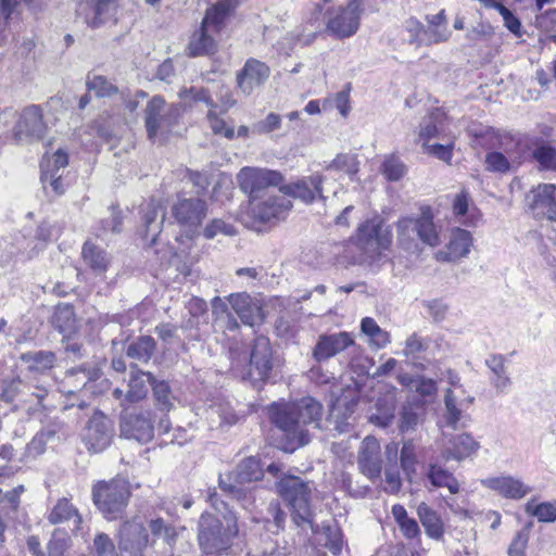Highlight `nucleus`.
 Wrapping results in <instances>:
<instances>
[{
	"label": "nucleus",
	"instance_id": "f257e3e1",
	"mask_svg": "<svg viewBox=\"0 0 556 556\" xmlns=\"http://www.w3.org/2000/svg\"><path fill=\"white\" fill-rule=\"evenodd\" d=\"M324 409L315 399L307 396L293 403H274L268 408L270 421L283 433L286 443L281 446L285 452H293L309 442L306 427H319Z\"/></svg>",
	"mask_w": 556,
	"mask_h": 556
},
{
	"label": "nucleus",
	"instance_id": "f03ea898",
	"mask_svg": "<svg viewBox=\"0 0 556 556\" xmlns=\"http://www.w3.org/2000/svg\"><path fill=\"white\" fill-rule=\"evenodd\" d=\"M237 533V519L231 514L225 515L223 520L212 514H203L200 518L198 540L205 554L227 551Z\"/></svg>",
	"mask_w": 556,
	"mask_h": 556
},
{
	"label": "nucleus",
	"instance_id": "7ed1b4c3",
	"mask_svg": "<svg viewBox=\"0 0 556 556\" xmlns=\"http://www.w3.org/2000/svg\"><path fill=\"white\" fill-rule=\"evenodd\" d=\"M129 495V485L123 479L98 482L92 490L94 505L109 520L121 517Z\"/></svg>",
	"mask_w": 556,
	"mask_h": 556
},
{
	"label": "nucleus",
	"instance_id": "20e7f679",
	"mask_svg": "<svg viewBox=\"0 0 556 556\" xmlns=\"http://www.w3.org/2000/svg\"><path fill=\"white\" fill-rule=\"evenodd\" d=\"M277 490L292 510L295 522H308L312 516L311 484L299 477L286 476L277 482Z\"/></svg>",
	"mask_w": 556,
	"mask_h": 556
},
{
	"label": "nucleus",
	"instance_id": "39448f33",
	"mask_svg": "<svg viewBox=\"0 0 556 556\" xmlns=\"http://www.w3.org/2000/svg\"><path fill=\"white\" fill-rule=\"evenodd\" d=\"M434 215L430 206H422L418 217H403L397 222L400 242L413 241L415 236L425 244L434 248L441 242Z\"/></svg>",
	"mask_w": 556,
	"mask_h": 556
},
{
	"label": "nucleus",
	"instance_id": "423d86ee",
	"mask_svg": "<svg viewBox=\"0 0 556 556\" xmlns=\"http://www.w3.org/2000/svg\"><path fill=\"white\" fill-rule=\"evenodd\" d=\"M363 12V0H350L344 7L327 11V30L338 39L352 37L359 28Z\"/></svg>",
	"mask_w": 556,
	"mask_h": 556
},
{
	"label": "nucleus",
	"instance_id": "0eeeda50",
	"mask_svg": "<svg viewBox=\"0 0 556 556\" xmlns=\"http://www.w3.org/2000/svg\"><path fill=\"white\" fill-rule=\"evenodd\" d=\"M263 475L260 460L255 457H248L241 460L236 469L229 475L226 482L223 478L219 479V486L223 491L242 502L243 506L249 501L250 491L244 486L245 483H251L261 479Z\"/></svg>",
	"mask_w": 556,
	"mask_h": 556
},
{
	"label": "nucleus",
	"instance_id": "6e6552de",
	"mask_svg": "<svg viewBox=\"0 0 556 556\" xmlns=\"http://www.w3.org/2000/svg\"><path fill=\"white\" fill-rule=\"evenodd\" d=\"M179 117V108L166 103L160 96L148 101L144 110V124L149 139L153 140L159 132L167 131Z\"/></svg>",
	"mask_w": 556,
	"mask_h": 556
},
{
	"label": "nucleus",
	"instance_id": "1a4fd4ad",
	"mask_svg": "<svg viewBox=\"0 0 556 556\" xmlns=\"http://www.w3.org/2000/svg\"><path fill=\"white\" fill-rule=\"evenodd\" d=\"M47 132L48 125L43 119L42 110L35 104L21 111L12 130L14 140L20 144L40 141Z\"/></svg>",
	"mask_w": 556,
	"mask_h": 556
},
{
	"label": "nucleus",
	"instance_id": "9d476101",
	"mask_svg": "<svg viewBox=\"0 0 556 556\" xmlns=\"http://www.w3.org/2000/svg\"><path fill=\"white\" fill-rule=\"evenodd\" d=\"M356 244L368 258H375L391 244V233L383 228L382 219L375 216L358 226Z\"/></svg>",
	"mask_w": 556,
	"mask_h": 556
},
{
	"label": "nucleus",
	"instance_id": "9b49d317",
	"mask_svg": "<svg viewBox=\"0 0 556 556\" xmlns=\"http://www.w3.org/2000/svg\"><path fill=\"white\" fill-rule=\"evenodd\" d=\"M240 189L255 201L268 187L279 186L283 177L273 169L260 167H243L237 175Z\"/></svg>",
	"mask_w": 556,
	"mask_h": 556
},
{
	"label": "nucleus",
	"instance_id": "f8f14e48",
	"mask_svg": "<svg viewBox=\"0 0 556 556\" xmlns=\"http://www.w3.org/2000/svg\"><path fill=\"white\" fill-rule=\"evenodd\" d=\"M113 437L112 420L102 412H96L86 424L83 442L89 452L100 453L110 446Z\"/></svg>",
	"mask_w": 556,
	"mask_h": 556
},
{
	"label": "nucleus",
	"instance_id": "ddd939ff",
	"mask_svg": "<svg viewBox=\"0 0 556 556\" xmlns=\"http://www.w3.org/2000/svg\"><path fill=\"white\" fill-rule=\"evenodd\" d=\"M46 395V389L31 387L18 378L0 381V401L8 404L17 402L16 406L20 404L39 405Z\"/></svg>",
	"mask_w": 556,
	"mask_h": 556
},
{
	"label": "nucleus",
	"instance_id": "4468645a",
	"mask_svg": "<svg viewBox=\"0 0 556 556\" xmlns=\"http://www.w3.org/2000/svg\"><path fill=\"white\" fill-rule=\"evenodd\" d=\"M356 460L359 472L368 480L376 482L381 479V446L375 437L367 435L363 439L357 451Z\"/></svg>",
	"mask_w": 556,
	"mask_h": 556
},
{
	"label": "nucleus",
	"instance_id": "2eb2a0df",
	"mask_svg": "<svg viewBox=\"0 0 556 556\" xmlns=\"http://www.w3.org/2000/svg\"><path fill=\"white\" fill-rule=\"evenodd\" d=\"M271 355L269 340L266 337H257L252 348L248 376L244 379L250 380L253 386L267 380L273 368Z\"/></svg>",
	"mask_w": 556,
	"mask_h": 556
},
{
	"label": "nucleus",
	"instance_id": "dca6fc26",
	"mask_svg": "<svg viewBox=\"0 0 556 556\" xmlns=\"http://www.w3.org/2000/svg\"><path fill=\"white\" fill-rule=\"evenodd\" d=\"M473 247V237L470 231L454 227L450 230L448 240L443 249L434 254L438 262L455 263L469 255Z\"/></svg>",
	"mask_w": 556,
	"mask_h": 556
},
{
	"label": "nucleus",
	"instance_id": "f3484780",
	"mask_svg": "<svg viewBox=\"0 0 556 556\" xmlns=\"http://www.w3.org/2000/svg\"><path fill=\"white\" fill-rule=\"evenodd\" d=\"M324 182L325 177L319 173H315L311 176H305L296 179L295 181L283 185L279 190L283 195L298 199L305 204H311L316 199H324Z\"/></svg>",
	"mask_w": 556,
	"mask_h": 556
},
{
	"label": "nucleus",
	"instance_id": "a211bd4d",
	"mask_svg": "<svg viewBox=\"0 0 556 556\" xmlns=\"http://www.w3.org/2000/svg\"><path fill=\"white\" fill-rule=\"evenodd\" d=\"M206 204L200 199L178 200L172 208L176 222L189 233H194L206 216Z\"/></svg>",
	"mask_w": 556,
	"mask_h": 556
},
{
	"label": "nucleus",
	"instance_id": "6ab92c4d",
	"mask_svg": "<svg viewBox=\"0 0 556 556\" xmlns=\"http://www.w3.org/2000/svg\"><path fill=\"white\" fill-rule=\"evenodd\" d=\"M269 75L270 68L266 63L254 58H250L245 61L243 67L237 73V87L244 96H250L255 89L266 83Z\"/></svg>",
	"mask_w": 556,
	"mask_h": 556
},
{
	"label": "nucleus",
	"instance_id": "aec40b11",
	"mask_svg": "<svg viewBox=\"0 0 556 556\" xmlns=\"http://www.w3.org/2000/svg\"><path fill=\"white\" fill-rule=\"evenodd\" d=\"M121 435L148 443L154 437V427L149 412L127 413L121 418Z\"/></svg>",
	"mask_w": 556,
	"mask_h": 556
},
{
	"label": "nucleus",
	"instance_id": "412c9836",
	"mask_svg": "<svg viewBox=\"0 0 556 556\" xmlns=\"http://www.w3.org/2000/svg\"><path fill=\"white\" fill-rule=\"evenodd\" d=\"M148 544V534L141 522H125L118 536L119 556H138Z\"/></svg>",
	"mask_w": 556,
	"mask_h": 556
},
{
	"label": "nucleus",
	"instance_id": "4be33fe9",
	"mask_svg": "<svg viewBox=\"0 0 556 556\" xmlns=\"http://www.w3.org/2000/svg\"><path fill=\"white\" fill-rule=\"evenodd\" d=\"M530 208L536 216L556 222V186L540 184L527 197Z\"/></svg>",
	"mask_w": 556,
	"mask_h": 556
},
{
	"label": "nucleus",
	"instance_id": "5701e85b",
	"mask_svg": "<svg viewBox=\"0 0 556 556\" xmlns=\"http://www.w3.org/2000/svg\"><path fill=\"white\" fill-rule=\"evenodd\" d=\"M480 448L478 441L467 432L453 434L443 440L442 457L445 460L462 462L473 454Z\"/></svg>",
	"mask_w": 556,
	"mask_h": 556
},
{
	"label": "nucleus",
	"instance_id": "b1692460",
	"mask_svg": "<svg viewBox=\"0 0 556 556\" xmlns=\"http://www.w3.org/2000/svg\"><path fill=\"white\" fill-rule=\"evenodd\" d=\"M352 344H354V339L349 332L323 334L313 350V357L317 362H323L341 353Z\"/></svg>",
	"mask_w": 556,
	"mask_h": 556
},
{
	"label": "nucleus",
	"instance_id": "393cba45",
	"mask_svg": "<svg viewBox=\"0 0 556 556\" xmlns=\"http://www.w3.org/2000/svg\"><path fill=\"white\" fill-rule=\"evenodd\" d=\"M481 484L506 498L519 500L531 492V488L513 476L489 477Z\"/></svg>",
	"mask_w": 556,
	"mask_h": 556
},
{
	"label": "nucleus",
	"instance_id": "a878e982",
	"mask_svg": "<svg viewBox=\"0 0 556 556\" xmlns=\"http://www.w3.org/2000/svg\"><path fill=\"white\" fill-rule=\"evenodd\" d=\"M228 301L243 324L254 326L263 320L264 315L260 302L248 293L231 294Z\"/></svg>",
	"mask_w": 556,
	"mask_h": 556
},
{
	"label": "nucleus",
	"instance_id": "bb28decb",
	"mask_svg": "<svg viewBox=\"0 0 556 556\" xmlns=\"http://www.w3.org/2000/svg\"><path fill=\"white\" fill-rule=\"evenodd\" d=\"M475 399H456L452 394L444 395V420L453 429L465 428L470 422L467 409L472 405Z\"/></svg>",
	"mask_w": 556,
	"mask_h": 556
},
{
	"label": "nucleus",
	"instance_id": "cd10ccee",
	"mask_svg": "<svg viewBox=\"0 0 556 556\" xmlns=\"http://www.w3.org/2000/svg\"><path fill=\"white\" fill-rule=\"evenodd\" d=\"M384 456L387 465L383 471L382 490L389 494H397L402 489V479L397 466L399 444L396 442L388 443L384 447Z\"/></svg>",
	"mask_w": 556,
	"mask_h": 556
},
{
	"label": "nucleus",
	"instance_id": "c85d7f7f",
	"mask_svg": "<svg viewBox=\"0 0 556 556\" xmlns=\"http://www.w3.org/2000/svg\"><path fill=\"white\" fill-rule=\"evenodd\" d=\"M513 146L514 142L501 148L502 151L495 150L486 153L485 169L492 173L506 174L517 168L520 164V157Z\"/></svg>",
	"mask_w": 556,
	"mask_h": 556
},
{
	"label": "nucleus",
	"instance_id": "c756f323",
	"mask_svg": "<svg viewBox=\"0 0 556 556\" xmlns=\"http://www.w3.org/2000/svg\"><path fill=\"white\" fill-rule=\"evenodd\" d=\"M253 215L262 222L280 218L292 207V203L283 195H269L264 201L252 204Z\"/></svg>",
	"mask_w": 556,
	"mask_h": 556
},
{
	"label": "nucleus",
	"instance_id": "7c9ffc66",
	"mask_svg": "<svg viewBox=\"0 0 556 556\" xmlns=\"http://www.w3.org/2000/svg\"><path fill=\"white\" fill-rule=\"evenodd\" d=\"M469 134L475 138L476 143L485 150H493L504 148L513 143L509 136L495 130L488 126H471L468 129Z\"/></svg>",
	"mask_w": 556,
	"mask_h": 556
},
{
	"label": "nucleus",
	"instance_id": "2f4dec72",
	"mask_svg": "<svg viewBox=\"0 0 556 556\" xmlns=\"http://www.w3.org/2000/svg\"><path fill=\"white\" fill-rule=\"evenodd\" d=\"M446 119L443 112L435 110L421 121L418 130V139L421 141V146L428 144L433 138L444 139L447 136L445 134Z\"/></svg>",
	"mask_w": 556,
	"mask_h": 556
},
{
	"label": "nucleus",
	"instance_id": "473e14b6",
	"mask_svg": "<svg viewBox=\"0 0 556 556\" xmlns=\"http://www.w3.org/2000/svg\"><path fill=\"white\" fill-rule=\"evenodd\" d=\"M416 514L428 538L435 541L443 539L444 523L437 510L421 502L416 507Z\"/></svg>",
	"mask_w": 556,
	"mask_h": 556
},
{
	"label": "nucleus",
	"instance_id": "72a5a7b5",
	"mask_svg": "<svg viewBox=\"0 0 556 556\" xmlns=\"http://www.w3.org/2000/svg\"><path fill=\"white\" fill-rule=\"evenodd\" d=\"M100 375L101 371L97 367L73 368L66 372L61 392L74 394L77 390L85 388L90 381H96Z\"/></svg>",
	"mask_w": 556,
	"mask_h": 556
},
{
	"label": "nucleus",
	"instance_id": "f704fd0d",
	"mask_svg": "<svg viewBox=\"0 0 556 556\" xmlns=\"http://www.w3.org/2000/svg\"><path fill=\"white\" fill-rule=\"evenodd\" d=\"M81 256L84 263L97 276H102L111 264V255L91 241H87L83 245Z\"/></svg>",
	"mask_w": 556,
	"mask_h": 556
},
{
	"label": "nucleus",
	"instance_id": "c9c22d12",
	"mask_svg": "<svg viewBox=\"0 0 556 556\" xmlns=\"http://www.w3.org/2000/svg\"><path fill=\"white\" fill-rule=\"evenodd\" d=\"M154 381V377L150 372L142 370H132L128 382V390L125 394V401L136 403L144 399L148 394V384Z\"/></svg>",
	"mask_w": 556,
	"mask_h": 556
},
{
	"label": "nucleus",
	"instance_id": "e433bc0d",
	"mask_svg": "<svg viewBox=\"0 0 556 556\" xmlns=\"http://www.w3.org/2000/svg\"><path fill=\"white\" fill-rule=\"evenodd\" d=\"M241 0H220L206 10L202 24L217 31L226 16L239 5Z\"/></svg>",
	"mask_w": 556,
	"mask_h": 556
},
{
	"label": "nucleus",
	"instance_id": "4c0bfd02",
	"mask_svg": "<svg viewBox=\"0 0 556 556\" xmlns=\"http://www.w3.org/2000/svg\"><path fill=\"white\" fill-rule=\"evenodd\" d=\"M59 430L60 426L56 424L48 425L40 430L27 444L26 456L37 457L41 455L46 451L47 445L55 441Z\"/></svg>",
	"mask_w": 556,
	"mask_h": 556
},
{
	"label": "nucleus",
	"instance_id": "58836bf2",
	"mask_svg": "<svg viewBox=\"0 0 556 556\" xmlns=\"http://www.w3.org/2000/svg\"><path fill=\"white\" fill-rule=\"evenodd\" d=\"M485 365L492 371V386L497 392L504 393L511 384V380L507 375L505 358L502 355H491L485 359Z\"/></svg>",
	"mask_w": 556,
	"mask_h": 556
},
{
	"label": "nucleus",
	"instance_id": "ea45409f",
	"mask_svg": "<svg viewBox=\"0 0 556 556\" xmlns=\"http://www.w3.org/2000/svg\"><path fill=\"white\" fill-rule=\"evenodd\" d=\"M211 29L202 24L201 28L195 31L188 45L190 56H200L213 53L216 48L215 40L208 34Z\"/></svg>",
	"mask_w": 556,
	"mask_h": 556
},
{
	"label": "nucleus",
	"instance_id": "a19ab883",
	"mask_svg": "<svg viewBox=\"0 0 556 556\" xmlns=\"http://www.w3.org/2000/svg\"><path fill=\"white\" fill-rule=\"evenodd\" d=\"M361 331L367 337L368 343L376 349H382L391 341L390 333L382 329L371 317H364L362 319Z\"/></svg>",
	"mask_w": 556,
	"mask_h": 556
},
{
	"label": "nucleus",
	"instance_id": "79ce46f5",
	"mask_svg": "<svg viewBox=\"0 0 556 556\" xmlns=\"http://www.w3.org/2000/svg\"><path fill=\"white\" fill-rule=\"evenodd\" d=\"M48 518L53 525L63 523L73 519L75 523L74 530H78V526L81 522V517L78 514V510L67 498L59 500Z\"/></svg>",
	"mask_w": 556,
	"mask_h": 556
},
{
	"label": "nucleus",
	"instance_id": "37998d69",
	"mask_svg": "<svg viewBox=\"0 0 556 556\" xmlns=\"http://www.w3.org/2000/svg\"><path fill=\"white\" fill-rule=\"evenodd\" d=\"M392 516L397 523L400 531L406 539H417L420 536L421 531L417 521L409 517L405 507L401 504H395L391 509Z\"/></svg>",
	"mask_w": 556,
	"mask_h": 556
},
{
	"label": "nucleus",
	"instance_id": "c03bdc74",
	"mask_svg": "<svg viewBox=\"0 0 556 556\" xmlns=\"http://www.w3.org/2000/svg\"><path fill=\"white\" fill-rule=\"evenodd\" d=\"M164 212L162 207L155 204H149L144 214L146 239L150 238L151 244L155 243L157 235L161 232V227L164 223Z\"/></svg>",
	"mask_w": 556,
	"mask_h": 556
},
{
	"label": "nucleus",
	"instance_id": "a18cd8bd",
	"mask_svg": "<svg viewBox=\"0 0 556 556\" xmlns=\"http://www.w3.org/2000/svg\"><path fill=\"white\" fill-rule=\"evenodd\" d=\"M21 359L27 364L30 371L42 372L53 367L55 355L50 351H34L22 354Z\"/></svg>",
	"mask_w": 556,
	"mask_h": 556
},
{
	"label": "nucleus",
	"instance_id": "49530a36",
	"mask_svg": "<svg viewBox=\"0 0 556 556\" xmlns=\"http://www.w3.org/2000/svg\"><path fill=\"white\" fill-rule=\"evenodd\" d=\"M427 476L433 486L446 488L451 494L458 493L459 483L447 470L437 465H430Z\"/></svg>",
	"mask_w": 556,
	"mask_h": 556
},
{
	"label": "nucleus",
	"instance_id": "de8ad7c7",
	"mask_svg": "<svg viewBox=\"0 0 556 556\" xmlns=\"http://www.w3.org/2000/svg\"><path fill=\"white\" fill-rule=\"evenodd\" d=\"M155 350V341L149 336L138 338L127 348L128 357L141 363H148Z\"/></svg>",
	"mask_w": 556,
	"mask_h": 556
},
{
	"label": "nucleus",
	"instance_id": "09e8293b",
	"mask_svg": "<svg viewBox=\"0 0 556 556\" xmlns=\"http://www.w3.org/2000/svg\"><path fill=\"white\" fill-rule=\"evenodd\" d=\"M470 198L467 191H462L455 195L453 201V214L457 220L467 226H475L473 211L469 208Z\"/></svg>",
	"mask_w": 556,
	"mask_h": 556
},
{
	"label": "nucleus",
	"instance_id": "8fccbe9b",
	"mask_svg": "<svg viewBox=\"0 0 556 556\" xmlns=\"http://www.w3.org/2000/svg\"><path fill=\"white\" fill-rule=\"evenodd\" d=\"M151 388L155 404L160 410L169 412L174 408L175 396L166 381H157L154 379V381L151 382Z\"/></svg>",
	"mask_w": 556,
	"mask_h": 556
},
{
	"label": "nucleus",
	"instance_id": "3c124183",
	"mask_svg": "<svg viewBox=\"0 0 556 556\" xmlns=\"http://www.w3.org/2000/svg\"><path fill=\"white\" fill-rule=\"evenodd\" d=\"M401 468L408 480L412 479L413 475L416 473L417 455L416 446L412 440H407L403 443L400 451Z\"/></svg>",
	"mask_w": 556,
	"mask_h": 556
},
{
	"label": "nucleus",
	"instance_id": "603ef678",
	"mask_svg": "<svg viewBox=\"0 0 556 556\" xmlns=\"http://www.w3.org/2000/svg\"><path fill=\"white\" fill-rule=\"evenodd\" d=\"M443 140L444 143L422 144V150L429 155H432L443 162L450 163L453 157L455 137L447 135Z\"/></svg>",
	"mask_w": 556,
	"mask_h": 556
},
{
	"label": "nucleus",
	"instance_id": "864d4df0",
	"mask_svg": "<svg viewBox=\"0 0 556 556\" xmlns=\"http://www.w3.org/2000/svg\"><path fill=\"white\" fill-rule=\"evenodd\" d=\"M526 511L534 516L540 522H553L556 520V502H544L535 504L529 502Z\"/></svg>",
	"mask_w": 556,
	"mask_h": 556
},
{
	"label": "nucleus",
	"instance_id": "5fc2aeb1",
	"mask_svg": "<svg viewBox=\"0 0 556 556\" xmlns=\"http://www.w3.org/2000/svg\"><path fill=\"white\" fill-rule=\"evenodd\" d=\"M381 170L384 177L390 181H397L407 173L405 164L395 155L386 157Z\"/></svg>",
	"mask_w": 556,
	"mask_h": 556
},
{
	"label": "nucleus",
	"instance_id": "6e6d98bb",
	"mask_svg": "<svg viewBox=\"0 0 556 556\" xmlns=\"http://www.w3.org/2000/svg\"><path fill=\"white\" fill-rule=\"evenodd\" d=\"M532 155L543 169L556 172V148L540 144L533 150Z\"/></svg>",
	"mask_w": 556,
	"mask_h": 556
},
{
	"label": "nucleus",
	"instance_id": "4d7b16f0",
	"mask_svg": "<svg viewBox=\"0 0 556 556\" xmlns=\"http://www.w3.org/2000/svg\"><path fill=\"white\" fill-rule=\"evenodd\" d=\"M53 325L62 333L71 332L75 326L74 312L68 305H60L53 315Z\"/></svg>",
	"mask_w": 556,
	"mask_h": 556
},
{
	"label": "nucleus",
	"instance_id": "13d9d810",
	"mask_svg": "<svg viewBox=\"0 0 556 556\" xmlns=\"http://www.w3.org/2000/svg\"><path fill=\"white\" fill-rule=\"evenodd\" d=\"M68 164V155L65 151L59 149L51 156L45 157L41 162V173L48 175L49 173L60 174Z\"/></svg>",
	"mask_w": 556,
	"mask_h": 556
},
{
	"label": "nucleus",
	"instance_id": "bf43d9fd",
	"mask_svg": "<svg viewBox=\"0 0 556 556\" xmlns=\"http://www.w3.org/2000/svg\"><path fill=\"white\" fill-rule=\"evenodd\" d=\"M87 88L97 97H110L117 92V88L103 76L94 75L87 80Z\"/></svg>",
	"mask_w": 556,
	"mask_h": 556
},
{
	"label": "nucleus",
	"instance_id": "052dcab7",
	"mask_svg": "<svg viewBox=\"0 0 556 556\" xmlns=\"http://www.w3.org/2000/svg\"><path fill=\"white\" fill-rule=\"evenodd\" d=\"M326 168L330 170H343L353 175L358 170V163L355 155L338 154Z\"/></svg>",
	"mask_w": 556,
	"mask_h": 556
},
{
	"label": "nucleus",
	"instance_id": "680f3d73",
	"mask_svg": "<svg viewBox=\"0 0 556 556\" xmlns=\"http://www.w3.org/2000/svg\"><path fill=\"white\" fill-rule=\"evenodd\" d=\"M187 308L191 315V318L184 324V327L191 329L199 325V318L206 314L207 306L205 301L202 299L191 298L187 304Z\"/></svg>",
	"mask_w": 556,
	"mask_h": 556
},
{
	"label": "nucleus",
	"instance_id": "e2e57ef3",
	"mask_svg": "<svg viewBox=\"0 0 556 556\" xmlns=\"http://www.w3.org/2000/svg\"><path fill=\"white\" fill-rule=\"evenodd\" d=\"M68 546L70 538L67 533L54 531L47 546L49 556H64Z\"/></svg>",
	"mask_w": 556,
	"mask_h": 556
},
{
	"label": "nucleus",
	"instance_id": "0e129e2a",
	"mask_svg": "<svg viewBox=\"0 0 556 556\" xmlns=\"http://www.w3.org/2000/svg\"><path fill=\"white\" fill-rule=\"evenodd\" d=\"M281 126V117L276 113H269L263 121L252 125L251 130L253 134L264 135L269 134Z\"/></svg>",
	"mask_w": 556,
	"mask_h": 556
},
{
	"label": "nucleus",
	"instance_id": "69168bd1",
	"mask_svg": "<svg viewBox=\"0 0 556 556\" xmlns=\"http://www.w3.org/2000/svg\"><path fill=\"white\" fill-rule=\"evenodd\" d=\"M116 0H98L93 5L94 16L88 23L92 27H98L105 17L115 9Z\"/></svg>",
	"mask_w": 556,
	"mask_h": 556
},
{
	"label": "nucleus",
	"instance_id": "338daca9",
	"mask_svg": "<svg viewBox=\"0 0 556 556\" xmlns=\"http://www.w3.org/2000/svg\"><path fill=\"white\" fill-rule=\"evenodd\" d=\"M93 548L97 556H119L115 549V545L110 536L105 533H99L93 540Z\"/></svg>",
	"mask_w": 556,
	"mask_h": 556
},
{
	"label": "nucleus",
	"instance_id": "774afa93",
	"mask_svg": "<svg viewBox=\"0 0 556 556\" xmlns=\"http://www.w3.org/2000/svg\"><path fill=\"white\" fill-rule=\"evenodd\" d=\"M529 542V530L521 529L514 536L509 547L508 556H526V548Z\"/></svg>",
	"mask_w": 556,
	"mask_h": 556
}]
</instances>
